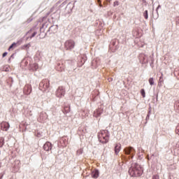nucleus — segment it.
Instances as JSON below:
<instances>
[{
    "label": "nucleus",
    "mask_w": 179,
    "mask_h": 179,
    "mask_svg": "<svg viewBox=\"0 0 179 179\" xmlns=\"http://www.w3.org/2000/svg\"><path fill=\"white\" fill-rule=\"evenodd\" d=\"M120 150H121V144L117 143L115 147V153L116 155H118Z\"/></svg>",
    "instance_id": "obj_12"
},
{
    "label": "nucleus",
    "mask_w": 179,
    "mask_h": 179,
    "mask_svg": "<svg viewBox=\"0 0 179 179\" xmlns=\"http://www.w3.org/2000/svg\"><path fill=\"white\" fill-rule=\"evenodd\" d=\"M152 179H160L159 175H154L152 176Z\"/></svg>",
    "instance_id": "obj_26"
},
{
    "label": "nucleus",
    "mask_w": 179,
    "mask_h": 179,
    "mask_svg": "<svg viewBox=\"0 0 179 179\" xmlns=\"http://www.w3.org/2000/svg\"><path fill=\"white\" fill-rule=\"evenodd\" d=\"M37 69H38V64L37 63L31 64L29 66V70L32 71V72L37 71Z\"/></svg>",
    "instance_id": "obj_10"
},
{
    "label": "nucleus",
    "mask_w": 179,
    "mask_h": 179,
    "mask_svg": "<svg viewBox=\"0 0 179 179\" xmlns=\"http://www.w3.org/2000/svg\"><path fill=\"white\" fill-rule=\"evenodd\" d=\"M141 96H142L143 98L145 97L146 95H145V90L142 89V90H141Z\"/></svg>",
    "instance_id": "obj_22"
},
{
    "label": "nucleus",
    "mask_w": 179,
    "mask_h": 179,
    "mask_svg": "<svg viewBox=\"0 0 179 179\" xmlns=\"http://www.w3.org/2000/svg\"><path fill=\"white\" fill-rule=\"evenodd\" d=\"M47 118H48V116L47 115V114L42 113L40 115L38 120L41 122H45V121L47 120Z\"/></svg>",
    "instance_id": "obj_9"
},
{
    "label": "nucleus",
    "mask_w": 179,
    "mask_h": 179,
    "mask_svg": "<svg viewBox=\"0 0 179 179\" xmlns=\"http://www.w3.org/2000/svg\"><path fill=\"white\" fill-rule=\"evenodd\" d=\"M43 149L46 152H48L52 149V144L50 142H46L43 145Z\"/></svg>",
    "instance_id": "obj_7"
},
{
    "label": "nucleus",
    "mask_w": 179,
    "mask_h": 179,
    "mask_svg": "<svg viewBox=\"0 0 179 179\" xmlns=\"http://www.w3.org/2000/svg\"><path fill=\"white\" fill-rule=\"evenodd\" d=\"M77 155H82V153H83V148H80L79 150H77Z\"/></svg>",
    "instance_id": "obj_23"
},
{
    "label": "nucleus",
    "mask_w": 179,
    "mask_h": 179,
    "mask_svg": "<svg viewBox=\"0 0 179 179\" xmlns=\"http://www.w3.org/2000/svg\"><path fill=\"white\" fill-rule=\"evenodd\" d=\"M99 2H100V0H99Z\"/></svg>",
    "instance_id": "obj_31"
},
{
    "label": "nucleus",
    "mask_w": 179,
    "mask_h": 179,
    "mask_svg": "<svg viewBox=\"0 0 179 179\" xmlns=\"http://www.w3.org/2000/svg\"><path fill=\"white\" fill-rule=\"evenodd\" d=\"M163 82H164V80H163V73H162V76L159 78V85L162 86V83H163Z\"/></svg>",
    "instance_id": "obj_20"
},
{
    "label": "nucleus",
    "mask_w": 179,
    "mask_h": 179,
    "mask_svg": "<svg viewBox=\"0 0 179 179\" xmlns=\"http://www.w3.org/2000/svg\"><path fill=\"white\" fill-rule=\"evenodd\" d=\"M5 144V139L3 138H0V148H2Z\"/></svg>",
    "instance_id": "obj_17"
},
{
    "label": "nucleus",
    "mask_w": 179,
    "mask_h": 179,
    "mask_svg": "<svg viewBox=\"0 0 179 179\" xmlns=\"http://www.w3.org/2000/svg\"><path fill=\"white\" fill-rule=\"evenodd\" d=\"M129 173L131 177H141L143 174V169L141 165L134 163L129 169Z\"/></svg>",
    "instance_id": "obj_1"
},
{
    "label": "nucleus",
    "mask_w": 179,
    "mask_h": 179,
    "mask_svg": "<svg viewBox=\"0 0 179 179\" xmlns=\"http://www.w3.org/2000/svg\"><path fill=\"white\" fill-rule=\"evenodd\" d=\"M56 96L61 99L65 96V88L64 87H59L56 91Z\"/></svg>",
    "instance_id": "obj_3"
},
{
    "label": "nucleus",
    "mask_w": 179,
    "mask_h": 179,
    "mask_svg": "<svg viewBox=\"0 0 179 179\" xmlns=\"http://www.w3.org/2000/svg\"><path fill=\"white\" fill-rule=\"evenodd\" d=\"M8 55V52H5L4 53H3V58H5V57H6Z\"/></svg>",
    "instance_id": "obj_28"
},
{
    "label": "nucleus",
    "mask_w": 179,
    "mask_h": 179,
    "mask_svg": "<svg viewBox=\"0 0 179 179\" xmlns=\"http://www.w3.org/2000/svg\"><path fill=\"white\" fill-rule=\"evenodd\" d=\"M118 5H120V2H118V1H115L113 3V6H118Z\"/></svg>",
    "instance_id": "obj_25"
},
{
    "label": "nucleus",
    "mask_w": 179,
    "mask_h": 179,
    "mask_svg": "<svg viewBox=\"0 0 179 179\" xmlns=\"http://www.w3.org/2000/svg\"><path fill=\"white\" fill-rule=\"evenodd\" d=\"M125 155H130L131 158L134 157V155H135V149L132 147H127L124 148Z\"/></svg>",
    "instance_id": "obj_5"
},
{
    "label": "nucleus",
    "mask_w": 179,
    "mask_h": 179,
    "mask_svg": "<svg viewBox=\"0 0 179 179\" xmlns=\"http://www.w3.org/2000/svg\"><path fill=\"white\" fill-rule=\"evenodd\" d=\"M37 34V32H34L31 35V37H34Z\"/></svg>",
    "instance_id": "obj_29"
},
{
    "label": "nucleus",
    "mask_w": 179,
    "mask_h": 179,
    "mask_svg": "<svg viewBox=\"0 0 179 179\" xmlns=\"http://www.w3.org/2000/svg\"><path fill=\"white\" fill-rule=\"evenodd\" d=\"M1 131H8L10 127V125L8 122H2L0 124Z\"/></svg>",
    "instance_id": "obj_6"
},
{
    "label": "nucleus",
    "mask_w": 179,
    "mask_h": 179,
    "mask_svg": "<svg viewBox=\"0 0 179 179\" xmlns=\"http://www.w3.org/2000/svg\"><path fill=\"white\" fill-rule=\"evenodd\" d=\"M60 143L63 148L66 147V145H68V141H66V138H62L60 140Z\"/></svg>",
    "instance_id": "obj_13"
},
{
    "label": "nucleus",
    "mask_w": 179,
    "mask_h": 179,
    "mask_svg": "<svg viewBox=\"0 0 179 179\" xmlns=\"http://www.w3.org/2000/svg\"><path fill=\"white\" fill-rule=\"evenodd\" d=\"M40 86H43L44 90L50 87V82L48 80H44L42 83H40Z\"/></svg>",
    "instance_id": "obj_8"
},
{
    "label": "nucleus",
    "mask_w": 179,
    "mask_h": 179,
    "mask_svg": "<svg viewBox=\"0 0 179 179\" xmlns=\"http://www.w3.org/2000/svg\"><path fill=\"white\" fill-rule=\"evenodd\" d=\"M24 47H29V45H25Z\"/></svg>",
    "instance_id": "obj_30"
},
{
    "label": "nucleus",
    "mask_w": 179,
    "mask_h": 179,
    "mask_svg": "<svg viewBox=\"0 0 179 179\" xmlns=\"http://www.w3.org/2000/svg\"><path fill=\"white\" fill-rule=\"evenodd\" d=\"M143 16H144L145 19H148V10H147L144 12Z\"/></svg>",
    "instance_id": "obj_24"
},
{
    "label": "nucleus",
    "mask_w": 179,
    "mask_h": 179,
    "mask_svg": "<svg viewBox=\"0 0 179 179\" xmlns=\"http://www.w3.org/2000/svg\"><path fill=\"white\" fill-rule=\"evenodd\" d=\"M64 47L66 50H72L75 47V42L71 40L66 41L64 43Z\"/></svg>",
    "instance_id": "obj_4"
},
{
    "label": "nucleus",
    "mask_w": 179,
    "mask_h": 179,
    "mask_svg": "<svg viewBox=\"0 0 179 179\" xmlns=\"http://www.w3.org/2000/svg\"><path fill=\"white\" fill-rule=\"evenodd\" d=\"M24 94H30L31 93V87L30 86H25L24 88Z\"/></svg>",
    "instance_id": "obj_11"
},
{
    "label": "nucleus",
    "mask_w": 179,
    "mask_h": 179,
    "mask_svg": "<svg viewBox=\"0 0 179 179\" xmlns=\"http://www.w3.org/2000/svg\"><path fill=\"white\" fill-rule=\"evenodd\" d=\"M57 69L58 71H64V69H65V66L64 64H58Z\"/></svg>",
    "instance_id": "obj_16"
},
{
    "label": "nucleus",
    "mask_w": 179,
    "mask_h": 179,
    "mask_svg": "<svg viewBox=\"0 0 179 179\" xmlns=\"http://www.w3.org/2000/svg\"><path fill=\"white\" fill-rule=\"evenodd\" d=\"M0 167H1V163H0Z\"/></svg>",
    "instance_id": "obj_32"
},
{
    "label": "nucleus",
    "mask_w": 179,
    "mask_h": 179,
    "mask_svg": "<svg viewBox=\"0 0 179 179\" xmlns=\"http://www.w3.org/2000/svg\"><path fill=\"white\" fill-rule=\"evenodd\" d=\"M69 111H71V108L69 107H65L64 108V113L66 114H68V113H69Z\"/></svg>",
    "instance_id": "obj_21"
},
{
    "label": "nucleus",
    "mask_w": 179,
    "mask_h": 179,
    "mask_svg": "<svg viewBox=\"0 0 179 179\" xmlns=\"http://www.w3.org/2000/svg\"><path fill=\"white\" fill-rule=\"evenodd\" d=\"M92 178H97L99 177V171L94 170L92 172L91 174Z\"/></svg>",
    "instance_id": "obj_14"
},
{
    "label": "nucleus",
    "mask_w": 179,
    "mask_h": 179,
    "mask_svg": "<svg viewBox=\"0 0 179 179\" xmlns=\"http://www.w3.org/2000/svg\"><path fill=\"white\" fill-rule=\"evenodd\" d=\"M176 133L178 134V135H179V125L177 126V127H176Z\"/></svg>",
    "instance_id": "obj_27"
},
{
    "label": "nucleus",
    "mask_w": 179,
    "mask_h": 179,
    "mask_svg": "<svg viewBox=\"0 0 179 179\" xmlns=\"http://www.w3.org/2000/svg\"><path fill=\"white\" fill-rule=\"evenodd\" d=\"M98 138L101 143H107L110 139V134L107 130H101L98 133Z\"/></svg>",
    "instance_id": "obj_2"
},
{
    "label": "nucleus",
    "mask_w": 179,
    "mask_h": 179,
    "mask_svg": "<svg viewBox=\"0 0 179 179\" xmlns=\"http://www.w3.org/2000/svg\"><path fill=\"white\" fill-rule=\"evenodd\" d=\"M103 113V110L101 109H98L94 113V116L95 117H100L101 114Z\"/></svg>",
    "instance_id": "obj_15"
},
{
    "label": "nucleus",
    "mask_w": 179,
    "mask_h": 179,
    "mask_svg": "<svg viewBox=\"0 0 179 179\" xmlns=\"http://www.w3.org/2000/svg\"><path fill=\"white\" fill-rule=\"evenodd\" d=\"M148 82L151 86H153V85H155V80L153 79V78H149Z\"/></svg>",
    "instance_id": "obj_18"
},
{
    "label": "nucleus",
    "mask_w": 179,
    "mask_h": 179,
    "mask_svg": "<svg viewBox=\"0 0 179 179\" xmlns=\"http://www.w3.org/2000/svg\"><path fill=\"white\" fill-rule=\"evenodd\" d=\"M16 47V43H13L8 48V51H10L11 50H13V48H15Z\"/></svg>",
    "instance_id": "obj_19"
}]
</instances>
